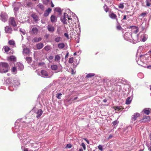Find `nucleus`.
<instances>
[{"label": "nucleus", "mask_w": 151, "mask_h": 151, "mask_svg": "<svg viewBox=\"0 0 151 151\" xmlns=\"http://www.w3.org/2000/svg\"><path fill=\"white\" fill-rule=\"evenodd\" d=\"M60 19L63 24H67L68 22L69 23H72V18L71 16L69 17L67 13H64L63 16L61 17Z\"/></svg>", "instance_id": "f257e3e1"}, {"label": "nucleus", "mask_w": 151, "mask_h": 151, "mask_svg": "<svg viewBox=\"0 0 151 151\" xmlns=\"http://www.w3.org/2000/svg\"><path fill=\"white\" fill-rule=\"evenodd\" d=\"M9 69L8 64L6 63L1 62L0 63V73H5L8 71Z\"/></svg>", "instance_id": "f03ea898"}, {"label": "nucleus", "mask_w": 151, "mask_h": 151, "mask_svg": "<svg viewBox=\"0 0 151 151\" xmlns=\"http://www.w3.org/2000/svg\"><path fill=\"white\" fill-rule=\"evenodd\" d=\"M9 25L14 27H16L17 24L14 18L13 17H11L9 19Z\"/></svg>", "instance_id": "7ed1b4c3"}, {"label": "nucleus", "mask_w": 151, "mask_h": 151, "mask_svg": "<svg viewBox=\"0 0 151 151\" xmlns=\"http://www.w3.org/2000/svg\"><path fill=\"white\" fill-rule=\"evenodd\" d=\"M12 80L11 78H9L6 80V83L9 85H10L9 87V90L12 91H13L14 89L16 88L14 87V88H12L13 86H11L12 85V84H11V83H12Z\"/></svg>", "instance_id": "20e7f679"}, {"label": "nucleus", "mask_w": 151, "mask_h": 151, "mask_svg": "<svg viewBox=\"0 0 151 151\" xmlns=\"http://www.w3.org/2000/svg\"><path fill=\"white\" fill-rule=\"evenodd\" d=\"M140 116V114L138 113H135L132 116L131 118V122H133L134 121H135L137 118L139 117Z\"/></svg>", "instance_id": "39448f33"}, {"label": "nucleus", "mask_w": 151, "mask_h": 151, "mask_svg": "<svg viewBox=\"0 0 151 151\" xmlns=\"http://www.w3.org/2000/svg\"><path fill=\"white\" fill-rule=\"evenodd\" d=\"M1 20L4 22H5L7 20L8 16L7 14L5 13H2L1 15Z\"/></svg>", "instance_id": "423d86ee"}, {"label": "nucleus", "mask_w": 151, "mask_h": 151, "mask_svg": "<svg viewBox=\"0 0 151 151\" xmlns=\"http://www.w3.org/2000/svg\"><path fill=\"white\" fill-rule=\"evenodd\" d=\"M16 66L17 69L20 70H22L24 68L23 64L20 62L17 63Z\"/></svg>", "instance_id": "0eeeda50"}, {"label": "nucleus", "mask_w": 151, "mask_h": 151, "mask_svg": "<svg viewBox=\"0 0 151 151\" xmlns=\"http://www.w3.org/2000/svg\"><path fill=\"white\" fill-rule=\"evenodd\" d=\"M43 112V111L41 109L37 110V111L35 112L37 114L36 117L37 118H40Z\"/></svg>", "instance_id": "6e6552de"}, {"label": "nucleus", "mask_w": 151, "mask_h": 151, "mask_svg": "<svg viewBox=\"0 0 151 151\" xmlns=\"http://www.w3.org/2000/svg\"><path fill=\"white\" fill-rule=\"evenodd\" d=\"M41 74L40 75L42 77L44 78H47L48 76V74L47 72L44 70H42L40 73Z\"/></svg>", "instance_id": "1a4fd4ad"}, {"label": "nucleus", "mask_w": 151, "mask_h": 151, "mask_svg": "<svg viewBox=\"0 0 151 151\" xmlns=\"http://www.w3.org/2000/svg\"><path fill=\"white\" fill-rule=\"evenodd\" d=\"M5 32L8 33H11L12 31V28L9 26H6L5 28Z\"/></svg>", "instance_id": "9d476101"}, {"label": "nucleus", "mask_w": 151, "mask_h": 151, "mask_svg": "<svg viewBox=\"0 0 151 151\" xmlns=\"http://www.w3.org/2000/svg\"><path fill=\"white\" fill-rule=\"evenodd\" d=\"M47 28L48 31L50 32H54L55 29L54 27L51 25H48L47 27Z\"/></svg>", "instance_id": "9b49d317"}, {"label": "nucleus", "mask_w": 151, "mask_h": 151, "mask_svg": "<svg viewBox=\"0 0 151 151\" xmlns=\"http://www.w3.org/2000/svg\"><path fill=\"white\" fill-rule=\"evenodd\" d=\"M12 84H13L14 87H15L17 86H18L19 85L20 83L19 81L16 78H14L13 82H12Z\"/></svg>", "instance_id": "f8f14e48"}, {"label": "nucleus", "mask_w": 151, "mask_h": 151, "mask_svg": "<svg viewBox=\"0 0 151 151\" xmlns=\"http://www.w3.org/2000/svg\"><path fill=\"white\" fill-rule=\"evenodd\" d=\"M150 119L149 116H145L144 118L140 121L141 122H146L150 121Z\"/></svg>", "instance_id": "ddd939ff"}, {"label": "nucleus", "mask_w": 151, "mask_h": 151, "mask_svg": "<svg viewBox=\"0 0 151 151\" xmlns=\"http://www.w3.org/2000/svg\"><path fill=\"white\" fill-rule=\"evenodd\" d=\"M54 11L55 12H58V15L60 16L62 13L63 10L61 9L59 7H57L55 8Z\"/></svg>", "instance_id": "4468645a"}, {"label": "nucleus", "mask_w": 151, "mask_h": 151, "mask_svg": "<svg viewBox=\"0 0 151 151\" xmlns=\"http://www.w3.org/2000/svg\"><path fill=\"white\" fill-rule=\"evenodd\" d=\"M52 11V9L50 8H48L44 12V16L45 17L47 16Z\"/></svg>", "instance_id": "2eb2a0df"}, {"label": "nucleus", "mask_w": 151, "mask_h": 151, "mask_svg": "<svg viewBox=\"0 0 151 151\" xmlns=\"http://www.w3.org/2000/svg\"><path fill=\"white\" fill-rule=\"evenodd\" d=\"M141 39L142 41L145 42L147 39V35L142 34L141 35Z\"/></svg>", "instance_id": "dca6fc26"}, {"label": "nucleus", "mask_w": 151, "mask_h": 151, "mask_svg": "<svg viewBox=\"0 0 151 151\" xmlns=\"http://www.w3.org/2000/svg\"><path fill=\"white\" fill-rule=\"evenodd\" d=\"M131 36V34L130 33L128 32L126 33L124 35V39L128 40L129 38V36Z\"/></svg>", "instance_id": "f3484780"}, {"label": "nucleus", "mask_w": 151, "mask_h": 151, "mask_svg": "<svg viewBox=\"0 0 151 151\" xmlns=\"http://www.w3.org/2000/svg\"><path fill=\"white\" fill-rule=\"evenodd\" d=\"M50 21L52 23L56 22L57 21V17L54 15H52L50 17Z\"/></svg>", "instance_id": "a211bd4d"}, {"label": "nucleus", "mask_w": 151, "mask_h": 151, "mask_svg": "<svg viewBox=\"0 0 151 151\" xmlns=\"http://www.w3.org/2000/svg\"><path fill=\"white\" fill-rule=\"evenodd\" d=\"M110 17L112 19H116L117 22V19L116 18L117 16L114 13H111L109 15Z\"/></svg>", "instance_id": "6ab92c4d"}, {"label": "nucleus", "mask_w": 151, "mask_h": 151, "mask_svg": "<svg viewBox=\"0 0 151 151\" xmlns=\"http://www.w3.org/2000/svg\"><path fill=\"white\" fill-rule=\"evenodd\" d=\"M42 40V38L40 37H34L33 40H32V42H36L40 41Z\"/></svg>", "instance_id": "aec40b11"}, {"label": "nucleus", "mask_w": 151, "mask_h": 151, "mask_svg": "<svg viewBox=\"0 0 151 151\" xmlns=\"http://www.w3.org/2000/svg\"><path fill=\"white\" fill-rule=\"evenodd\" d=\"M31 16L33 18L34 20L35 21H37L39 18L35 14H33L31 15Z\"/></svg>", "instance_id": "412c9836"}, {"label": "nucleus", "mask_w": 151, "mask_h": 151, "mask_svg": "<svg viewBox=\"0 0 151 151\" xmlns=\"http://www.w3.org/2000/svg\"><path fill=\"white\" fill-rule=\"evenodd\" d=\"M37 6L42 11H43L44 10L45 7L42 4L39 3L37 5Z\"/></svg>", "instance_id": "4be33fe9"}, {"label": "nucleus", "mask_w": 151, "mask_h": 151, "mask_svg": "<svg viewBox=\"0 0 151 151\" xmlns=\"http://www.w3.org/2000/svg\"><path fill=\"white\" fill-rule=\"evenodd\" d=\"M17 68L16 66H14L11 69V71L14 74H15L17 73Z\"/></svg>", "instance_id": "5701e85b"}, {"label": "nucleus", "mask_w": 151, "mask_h": 151, "mask_svg": "<svg viewBox=\"0 0 151 151\" xmlns=\"http://www.w3.org/2000/svg\"><path fill=\"white\" fill-rule=\"evenodd\" d=\"M36 45L37 49L40 50L43 47L44 45L42 43H40L37 44Z\"/></svg>", "instance_id": "b1692460"}, {"label": "nucleus", "mask_w": 151, "mask_h": 151, "mask_svg": "<svg viewBox=\"0 0 151 151\" xmlns=\"http://www.w3.org/2000/svg\"><path fill=\"white\" fill-rule=\"evenodd\" d=\"M38 32V29L36 27L33 28L32 30V32L33 34H37Z\"/></svg>", "instance_id": "393cba45"}, {"label": "nucleus", "mask_w": 151, "mask_h": 151, "mask_svg": "<svg viewBox=\"0 0 151 151\" xmlns=\"http://www.w3.org/2000/svg\"><path fill=\"white\" fill-rule=\"evenodd\" d=\"M132 100V99L130 97H128L126 100V104L127 105L131 103Z\"/></svg>", "instance_id": "a878e982"}, {"label": "nucleus", "mask_w": 151, "mask_h": 151, "mask_svg": "<svg viewBox=\"0 0 151 151\" xmlns=\"http://www.w3.org/2000/svg\"><path fill=\"white\" fill-rule=\"evenodd\" d=\"M9 59L11 61L15 62L16 61V58L14 56H11L9 57Z\"/></svg>", "instance_id": "bb28decb"}, {"label": "nucleus", "mask_w": 151, "mask_h": 151, "mask_svg": "<svg viewBox=\"0 0 151 151\" xmlns=\"http://www.w3.org/2000/svg\"><path fill=\"white\" fill-rule=\"evenodd\" d=\"M60 57L59 55H57L55 56V60L58 62H60Z\"/></svg>", "instance_id": "cd10ccee"}, {"label": "nucleus", "mask_w": 151, "mask_h": 151, "mask_svg": "<svg viewBox=\"0 0 151 151\" xmlns=\"http://www.w3.org/2000/svg\"><path fill=\"white\" fill-rule=\"evenodd\" d=\"M136 61L137 63L138 64V65L142 66V64L143 63L141 61V60L140 59H137V57H136Z\"/></svg>", "instance_id": "c85d7f7f"}, {"label": "nucleus", "mask_w": 151, "mask_h": 151, "mask_svg": "<svg viewBox=\"0 0 151 151\" xmlns=\"http://www.w3.org/2000/svg\"><path fill=\"white\" fill-rule=\"evenodd\" d=\"M22 134L21 133H19L18 134V137L19 138V139H20L21 140H22V139H23V142L22 141V142L24 144H26V143H25V141H24V140H25V139H23V138H22V137L21 136V135H22Z\"/></svg>", "instance_id": "c756f323"}, {"label": "nucleus", "mask_w": 151, "mask_h": 151, "mask_svg": "<svg viewBox=\"0 0 151 151\" xmlns=\"http://www.w3.org/2000/svg\"><path fill=\"white\" fill-rule=\"evenodd\" d=\"M58 47L60 49H63L65 47V45L63 43H59L58 45Z\"/></svg>", "instance_id": "7c9ffc66"}, {"label": "nucleus", "mask_w": 151, "mask_h": 151, "mask_svg": "<svg viewBox=\"0 0 151 151\" xmlns=\"http://www.w3.org/2000/svg\"><path fill=\"white\" fill-rule=\"evenodd\" d=\"M148 109H145L143 110V111L144 112V113L147 114V115H149L150 114V111L149 109L148 108Z\"/></svg>", "instance_id": "2f4dec72"}, {"label": "nucleus", "mask_w": 151, "mask_h": 151, "mask_svg": "<svg viewBox=\"0 0 151 151\" xmlns=\"http://www.w3.org/2000/svg\"><path fill=\"white\" fill-rule=\"evenodd\" d=\"M23 52L25 54H28L29 53V50L28 48H24L23 49Z\"/></svg>", "instance_id": "473e14b6"}, {"label": "nucleus", "mask_w": 151, "mask_h": 151, "mask_svg": "<svg viewBox=\"0 0 151 151\" xmlns=\"http://www.w3.org/2000/svg\"><path fill=\"white\" fill-rule=\"evenodd\" d=\"M95 75V74L93 73H89L86 76L87 78H91Z\"/></svg>", "instance_id": "72a5a7b5"}, {"label": "nucleus", "mask_w": 151, "mask_h": 151, "mask_svg": "<svg viewBox=\"0 0 151 151\" xmlns=\"http://www.w3.org/2000/svg\"><path fill=\"white\" fill-rule=\"evenodd\" d=\"M51 68L53 70H56L58 68V66L55 65H51Z\"/></svg>", "instance_id": "f704fd0d"}, {"label": "nucleus", "mask_w": 151, "mask_h": 151, "mask_svg": "<svg viewBox=\"0 0 151 151\" xmlns=\"http://www.w3.org/2000/svg\"><path fill=\"white\" fill-rule=\"evenodd\" d=\"M9 44L13 46H14L15 45V43L14 41L13 40H10L9 41Z\"/></svg>", "instance_id": "c9c22d12"}, {"label": "nucleus", "mask_w": 151, "mask_h": 151, "mask_svg": "<svg viewBox=\"0 0 151 151\" xmlns=\"http://www.w3.org/2000/svg\"><path fill=\"white\" fill-rule=\"evenodd\" d=\"M26 60L29 63H31L32 60V58L30 57H27L26 58Z\"/></svg>", "instance_id": "e433bc0d"}, {"label": "nucleus", "mask_w": 151, "mask_h": 151, "mask_svg": "<svg viewBox=\"0 0 151 151\" xmlns=\"http://www.w3.org/2000/svg\"><path fill=\"white\" fill-rule=\"evenodd\" d=\"M4 50L6 52H7L10 50V48L8 46H5L4 47Z\"/></svg>", "instance_id": "4c0bfd02"}, {"label": "nucleus", "mask_w": 151, "mask_h": 151, "mask_svg": "<svg viewBox=\"0 0 151 151\" xmlns=\"http://www.w3.org/2000/svg\"><path fill=\"white\" fill-rule=\"evenodd\" d=\"M118 7L119 8L121 9H123L124 7V3H120L119 6Z\"/></svg>", "instance_id": "58836bf2"}, {"label": "nucleus", "mask_w": 151, "mask_h": 151, "mask_svg": "<svg viewBox=\"0 0 151 151\" xmlns=\"http://www.w3.org/2000/svg\"><path fill=\"white\" fill-rule=\"evenodd\" d=\"M132 129V127L131 126H129L128 127H127L125 128V130L127 131V132L129 130H130Z\"/></svg>", "instance_id": "ea45409f"}, {"label": "nucleus", "mask_w": 151, "mask_h": 151, "mask_svg": "<svg viewBox=\"0 0 151 151\" xmlns=\"http://www.w3.org/2000/svg\"><path fill=\"white\" fill-rule=\"evenodd\" d=\"M104 10L106 11V12H108L109 9L106 5H105L104 6Z\"/></svg>", "instance_id": "a19ab883"}, {"label": "nucleus", "mask_w": 151, "mask_h": 151, "mask_svg": "<svg viewBox=\"0 0 151 151\" xmlns=\"http://www.w3.org/2000/svg\"><path fill=\"white\" fill-rule=\"evenodd\" d=\"M60 37H57L55 39V41L56 42H60Z\"/></svg>", "instance_id": "79ce46f5"}, {"label": "nucleus", "mask_w": 151, "mask_h": 151, "mask_svg": "<svg viewBox=\"0 0 151 151\" xmlns=\"http://www.w3.org/2000/svg\"><path fill=\"white\" fill-rule=\"evenodd\" d=\"M19 31L21 32L22 33L23 35H24L25 34L26 32L24 29L20 28L19 29Z\"/></svg>", "instance_id": "37998d69"}, {"label": "nucleus", "mask_w": 151, "mask_h": 151, "mask_svg": "<svg viewBox=\"0 0 151 151\" xmlns=\"http://www.w3.org/2000/svg\"><path fill=\"white\" fill-rule=\"evenodd\" d=\"M45 50L47 51H48L50 49V47L49 46H46L44 47Z\"/></svg>", "instance_id": "c03bdc74"}, {"label": "nucleus", "mask_w": 151, "mask_h": 151, "mask_svg": "<svg viewBox=\"0 0 151 151\" xmlns=\"http://www.w3.org/2000/svg\"><path fill=\"white\" fill-rule=\"evenodd\" d=\"M62 94L61 93H58L56 95L57 98L58 99H61V96L62 95Z\"/></svg>", "instance_id": "a18cd8bd"}, {"label": "nucleus", "mask_w": 151, "mask_h": 151, "mask_svg": "<svg viewBox=\"0 0 151 151\" xmlns=\"http://www.w3.org/2000/svg\"><path fill=\"white\" fill-rule=\"evenodd\" d=\"M50 1V0H43V3L44 4L47 5Z\"/></svg>", "instance_id": "49530a36"}, {"label": "nucleus", "mask_w": 151, "mask_h": 151, "mask_svg": "<svg viewBox=\"0 0 151 151\" xmlns=\"http://www.w3.org/2000/svg\"><path fill=\"white\" fill-rule=\"evenodd\" d=\"M145 2L146 4V5L147 6H149L150 5V3L148 0H146Z\"/></svg>", "instance_id": "de8ad7c7"}, {"label": "nucleus", "mask_w": 151, "mask_h": 151, "mask_svg": "<svg viewBox=\"0 0 151 151\" xmlns=\"http://www.w3.org/2000/svg\"><path fill=\"white\" fill-rule=\"evenodd\" d=\"M73 58H70L69 60V63H72L73 62Z\"/></svg>", "instance_id": "09e8293b"}, {"label": "nucleus", "mask_w": 151, "mask_h": 151, "mask_svg": "<svg viewBox=\"0 0 151 151\" xmlns=\"http://www.w3.org/2000/svg\"><path fill=\"white\" fill-rule=\"evenodd\" d=\"M61 28L60 27H58L57 29V32L58 34H59L61 33Z\"/></svg>", "instance_id": "8fccbe9b"}, {"label": "nucleus", "mask_w": 151, "mask_h": 151, "mask_svg": "<svg viewBox=\"0 0 151 151\" xmlns=\"http://www.w3.org/2000/svg\"><path fill=\"white\" fill-rule=\"evenodd\" d=\"M118 122L117 120H115L112 122V124L114 126H115L118 123Z\"/></svg>", "instance_id": "3c124183"}, {"label": "nucleus", "mask_w": 151, "mask_h": 151, "mask_svg": "<svg viewBox=\"0 0 151 151\" xmlns=\"http://www.w3.org/2000/svg\"><path fill=\"white\" fill-rule=\"evenodd\" d=\"M53 57L52 55H50L47 58V59L49 60H51L53 59Z\"/></svg>", "instance_id": "603ef678"}, {"label": "nucleus", "mask_w": 151, "mask_h": 151, "mask_svg": "<svg viewBox=\"0 0 151 151\" xmlns=\"http://www.w3.org/2000/svg\"><path fill=\"white\" fill-rule=\"evenodd\" d=\"M81 146L83 147L84 150H85L86 149V145L83 142H82L81 144Z\"/></svg>", "instance_id": "864d4df0"}, {"label": "nucleus", "mask_w": 151, "mask_h": 151, "mask_svg": "<svg viewBox=\"0 0 151 151\" xmlns=\"http://www.w3.org/2000/svg\"><path fill=\"white\" fill-rule=\"evenodd\" d=\"M115 110H117L118 111H119L120 110H121V108H120V107L119 106H116L115 108Z\"/></svg>", "instance_id": "5fc2aeb1"}, {"label": "nucleus", "mask_w": 151, "mask_h": 151, "mask_svg": "<svg viewBox=\"0 0 151 151\" xmlns=\"http://www.w3.org/2000/svg\"><path fill=\"white\" fill-rule=\"evenodd\" d=\"M98 149L100 150H102V146L101 145H100L98 146Z\"/></svg>", "instance_id": "6e6d98bb"}, {"label": "nucleus", "mask_w": 151, "mask_h": 151, "mask_svg": "<svg viewBox=\"0 0 151 151\" xmlns=\"http://www.w3.org/2000/svg\"><path fill=\"white\" fill-rule=\"evenodd\" d=\"M146 15V13L145 12L142 13L141 14L139 15V16H142L143 17H144Z\"/></svg>", "instance_id": "4d7b16f0"}, {"label": "nucleus", "mask_w": 151, "mask_h": 151, "mask_svg": "<svg viewBox=\"0 0 151 151\" xmlns=\"http://www.w3.org/2000/svg\"><path fill=\"white\" fill-rule=\"evenodd\" d=\"M71 147H72V145H71V144H67V145L66 146V147L70 148Z\"/></svg>", "instance_id": "13d9d810"}, {"label": "nucleus", "mask_w": 151, "mask_h": 151, "mask_svg": "<svg viewBox=\"0 0 151 151\" xmlns=\"http://www.w3.org/2000/svg\"><path fill=\"white\" fill-rule=\"evenodd\" d=\"M116 28L117 29L119 30H120L122 29V27L120 25L117 26L116 27Z\"/></svg>", "instance_id": "bf43d9fd"}, {"label": "nucleus", "mask_w": 151, "mask_h": 151, "mask_svg": "<svg viewBox=\"0 0 151 151\" xmlns=\"http://www.w3.org/2000/svg\"><path fill=\"white\" fill-rule=\"evenodd\" d=\"M18 128V126H15V132H17L19 131Z\"/></svg>", "instance_id": "052dcab7"}, {"label": "nucleus", "mask_w": 151, "mask_h": 151, "mask_svg": "<svg viewBox=\"0 0 151 151\" xmlns=\"http://www.w3.org/2000/svg\"><path fill=\"white\" fill-rule=\"evenodd\" d=\"M78 99V98L77 97H76L74 98H71L70 99V100H71L72 101H73L74 100H76Z\"/></svg>", "instance_id": "680f3d73"}, {"label": "nucleus", "mask_w": 151, "mask_h": 151, "mask_svg": "<svg viewBox=\"0 0 151 151\" xmlns=\"http://www.w3.org/2000/svg\"><path fill=\"white\" fill-rule=\"evenodd\" d=\"M64 35L65 37H66L67 38H68H68L69 36H68V35L67 33H65L64 34Z\"/></svg>", "instance_id": "e2e57ef3"}, {"label": "nucleus", "mask_w": 151, "mask_h": 151, "mask_svg": "<svg viewBox=\"0 0 151 151\" xmlns=\"http://www.w3.org/2000/svg\"><path fill=\"white\" fill-rule=\"evenodd\" d=\"M84 139L85 140L88 144H89V141L86 138H84Z\"/></svg>", "instance_id": "0e129e2a"}, {"label": "nucleus", "mask_w": 151, "mask_h": 151, "mask_svg": "<svg viewBox=\"0 0 151 151\" xmlns=\"http://www.w3.org/2000/svg\"><path fill=\"white\" fill-rule=\"evenodd\" d=\"M126 17H127L126 15H124V17H123V19L126 20V19H127Z\"/></svg>", "instance_id": "69168bd1"}, {"label": "nucleus", "mask_w": 151, "mask_h": 151, "mask_svg": "<svg viewBox=\"0 0 151 151\" xmlns=\"http://www.w3.org/2000/svg\"><path fill=\"white\" fill-rule=\"evenodd\" d=\"M27 4L28 6H29L32 4V3L31 2H28L27 3Z\"/></svg>", "instance_id": "338daca9"}, {"label": "nucleus", "mask_w": 151, "mask_h": 151, "mask_svg": "<svg viewBox=\"0 0 151 151\" xmlns=\"http://www.w3.org/2000/svg\"><path fill=\"white\" fill-rule=\"evenodd\" d=\"M113 137V136L112 135H111V134H110L109 136V137L108 138V139H111V138H112V137Z\"/></svg>", "instance_id": "774afa93"}]
</instances>
